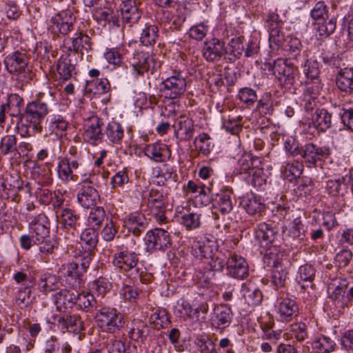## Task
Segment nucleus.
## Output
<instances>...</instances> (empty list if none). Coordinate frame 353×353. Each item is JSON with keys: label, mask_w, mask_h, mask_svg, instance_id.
Returning <instances> with one entry per match:
<instances>
[{"label": "nucleus", "mask_w": 353, "mask_h": 353, "mask_svg": "<svg viewBox=\"0 0 353 353\" xmlns=\"http://www.w3.org/2000/svg\"><path fill=\"white\" fill-rule=\"evenodd\" d=\"M55 101V94L50 89L39 92L34 100L26 104L24 112L21 114V119L32 128L34 132L41 133L43 130L41 123L50 112V105Z\"/></svg>", "instance_id": "1"}, {"label": "nucleus", "mask_w": 353, "mask_h": 353, "mask_svg": "<svg viewBox=\"0 0 353 353\" xmlns=\"http://www.w3.org/2000/svg\"><path fill=\"white\" fill-rule=\"evenodd\" d=\"M115 248L112 259L113 265L125 273H129V276L134 279H139L141 283H147L150 280L151 275L141 271L139 267V254L130 250L124 243L117 244Z\"/></svg>", "instance_id": "2"}, {"label": "nucleus", "mask_w": 353, "mask_h": 353, "mask_svg": "<svg viewBox=\"0 0 353 353\" xmlns=\"http://www.w3.org/2000/svg\"><path fill=\"white\" fill-rule=\"evenodd\" d=\"M68 154L61 159L57 165L58 176L64 183L77 181L83 167L81 154L76 146L70 147Z\"/></svg>", "instance_id": "3"}, {"label": "nucleus", "mask_w": 353, "mask_h": 353, "mask_svg": "<svg viewBox=\"0 0 353 353\" xmlns=\"http://www.w3.org/2000/svg\"><path fill=\"white\" fill-rule=\"evenodd\" d=\"M97 325L103 331L110 334L119 332L125 325L124 317L116 308L102 306L95 314Z\"/></svg>", "instance_id": "4"}, {"label": "nucleus", "mask_w": 353, "mask_h": 353, "mask_svg": "<svg viewBox=\"0 0 353 353\" xmlns=\"http://www.w3.org/2000/svg\"><path fill=\"white\" fill-rule=\"evenodd\" d=\"M58 221L65 232V238L74 241L79 236L81 228V216L78 211L74 208H65L56 210Z\"/></svg>", "instance_id": "5"}, {"label": "nucleus", "mask_w": 353, "mask_h": 353, "mask_svg": "<svg viewBox=\"0 0 353 353\" xmlns=\"http://www.w3.org/2000/svg\"><path fill=\"white\" fill-rule=\"evenodd\" d=\"M161 92L163 97L169 99L180 98L186 90L187 81L185 74L174 70L172 74L161 83Z\"/></svg>", "instance_id": "6"}, {"label": "nucleus", "mask_w": 353, "mask_h": 353, "mask_svg": "<svg viewBox=\"0 0 353 353\" xmlns=\"http://www.w3.org/2000/svg\"><path fill=\"white\" fill-rule=\"evenodd\" d=\"M173 233L172 225H168L166 229L154 228L148 231L144 238L148 250H165L172 245L170 234ZM176 234L180 232H174Z\"/></svg>", "instance_id": "7"}, {"label": "nucleus", "mask_w": 353, "mask_h": 353, "mask_svg": "<svg viewBox=\"0 0 353 353\" xmlns=\"http://www.w3.org/2000/svg\"><path fill=\"white\" fill-rule=\"evenodd\" d=\"M132 65L138 75H143L145 72L154 75L159 72L161 62L154 55L141 51L134 54Z\"/></svg>", "instance_id": "8"}, {"label": "nucleus", "mask_w": 353, "mask_h": 353, "mask_svg": "<svg viewBox=\"0 0 353 353\" xmlns=\"http://www.w3.org/2000/svg\"><path fill=\"white\" fill-rule=\"evenodd\" d=\"M146 203L151 216L159 224L168 222L165 214L167 205L163 192L152 188L148 193Z\"/></svg>", "instance_id": "9"}, {"label": "nucleus", "mask_w": 353, "mask_h": 353, "mask_svg": "<svg viewBox=\"0 0 353 353\" xmlns=\"http://www.w3.org/2000/svg\"><path fill=\"white\" fill-rule=\"evenodd\" d=\"M265 70L272 71L281 83L292 85L294 81V68L292 64L286 59H278L273 64H265Z\"/></svg>", "instance_id": "10"}, {"label": "nucleus", "mask_w": 353, "mask_h": 353, "mask_svg": "<svg viewBox=\"0 0 353 353\" xmlns=\"http://www.w3.org/2000/svg\"><path fill=\"white\" fill-rule=\"evenodd\" d=\"M272 270L271 274V285L276 290L285 292L286 281L288 279L289 261L286 259L276 256L272 262Z\"/></svg>", "instance_id": "11"}, {"label": "nucleus", "mask_w": 353, "mask_h": 353, "mask_svg": "<svg viewBox=\"0 0 353 353\" xmlns=\"http://www.w3.org/2000/svg\"><path fill=\"white\" fill-rule=\"evenodd\" d=\"M236 203L233 190L230 187L221 188L212 198V208L223 215L230 213Z\"/></svg>", "instance_id": "12"}, {"label": "nucleus", "mask_w": 353, "mask_h": 353, "mask_svg": "<svg viewBox=\"0 0 353 353\" xmlns=\"http://www.w3.org/2000/svg\"><path fill=\"white\" fill-rule=\"evenodd\" d=\"M233 318L234 313L231 307L227 304H219L214 307L210 323L213 328L223 332L230 326Z\"/></svg>", "instance_id": "13"}, {"label": "nucleus", "mask_w": 353, "mask_h": 353, "mask_svg": "<svg viewBox=\"0 0 353 353\" xmlns=\"http://www.w3.org/2000/svg\"><path fill=\"white\" fill-rule=\"evenodd\" d=\"M276 308L281 321H290L298 313V306L296 302L289 298L284 291H280L279 293Z\"/></svg>", "instance_id": "14"}, {"label": "nucleus", "mask_w": 353, "mask_h": 353, "mask_svg": "<svg viewBox=\"0 0 353 353\" xmlns=\"http://www.w3.org/2000/svg\"><path fill=\"white\" fill-rule=\"evenodd\" d=\"M227 274L236 279H243L248 276V265L241 256L230 254L226 262Z\"/></svg>", "instance_id": "15"}, {"label": "nucleus", "mask_w": 353, "mask_h": 353, "mask_svg": "<svg viewBox=\"0 0 353 353\" xmlns=\"http://www.w3.org/2000/svg\"><path fill=\"white\" fill-rule=\"evenodd\" d=\"M103 125V120L97 116H92L85 124V130L83 137L85 141L97 145L101 142L103 137L101 126Z\"/></svg>", "instance_id": "16"}, {"label": "nucleus", "mask_w": 353, "mask_h": 353, "mask_svg": "<svg viewBox=\"0 0 353 353\" xmlns=\"http://www.w3.org/2000/svg\"><path fill=\"white\" fill-rule=\"evenodd\" d=\"M227 53L225 43L219 39L213 38L206 41L202 48V55L208 62H217Z\"/></svg>", "instance_id": "17"}, {"label": "nucleus", "mask_w": 353, "mask_h": 353, "mask_svg": "<svg viewBox=\"0 0 353 353\" xmlns=\"http://www.w3.org/2000/svg\"><path fill=\"white\" fill-rule=\"evenodd\" d=\"M144 154L156 163H165L171 157V150L168 145L157 141L146 145L143 148Z\"/></svg>", "instance_id": "18"}, {"label": "nucleus", "mask_w": 353, "mask_h": 353, "mask_svg": "<svg viewBox=\"0 0 353 353\" xmlns=\"http://www.w3.org/2000/svg\"><path fill=\"white\" fill-rule=\"evenodd\" d=\"M33 243L50 236V223L45 214L36 216L29 224Z\"/></svg>", "instance_id": "19"}, {"label": "nucleus", "mask_w": 353, "mask_h": 353, "mask_svg": "<svg viewBox=\"0 0 353 353\" xmlns=\"http://www.w3.org/2000/svg\"><path fill=\"white\" fill-rule=\"evenodd\" d=\"M139 0H122L120 10L123 23L132 26L139 21L141 17V12L139 8Z\"/></svg>", "instance_id": "20"}, {"label": "nucleus", "mask_w": 353, "mask_h": 353, "mask_svg": "<svg viewBox=\"0 0 353 353\" xmlns=\"http://www.w3.org/2000/svg\"><path fill=\"white\" fill-rule=\"evenodd\" d=\"M152 332V329L145 322L141 319H134L128 334L131 340L143 344L151 336Z\"/></svg>", "instance_id": "21"}, {"label": "nucleus", "mask_w": 353, "mask_h": 353, "mask_svg": "<svg viewBox=\"0 0 353 353\" xmlns=\"http://www.w3.org/2000/svg\"><path fill=\"white\" fill-rule=\"evenodd\" d=\"M173 128L176 137L181 141H190L194 134V121L185 114H181L175 120Z\"/></svg>", "instance_id": "22"}, {"label": "nucleus", "mask_w": 353, "mask_h": 353, "mask_svg": "<svg viewBox=\"0 0 353 353\" xmlns=\"http://www.w3.org/2000/svg\"><path fill=\"white\" fill-rule=\"evenodd\" d=\"M28 62L27 54L18 50L8 54L4 60L6 68L10 74L22 72L28 68Z\"/></svg>", "instance_id": "23"}, {"label": "nucleus", "mask_w": 353, "mask_h": 353, "mask_svg": "<svg viewBox=\"0 0 353 353\" xmlns=\"http://www.w3.org/2000/svg\"><path fill=\"white\" fill-rule=\"evenodd\" d=\"M348 282L345 279H336L327 287L329 298L339 307L346 306V289Z\"/></svg>", "instance_id": "24"}, {"label": "nucleus", "mask_w": 353, "mask_h": 353, "mask_svg": "<svg viewBox=\"0 0 353 353\" xmlns=\"http://www.w3.org/2000/svg\"><path fill=\"white\" fill-rule=\"evenodd\" d=\"M99 201L100 195L92 185L88 183L81 185L77 194V202L82 208H90L95 206Z\"/></svg>", "instance_id": "25"}, {"label": "nucleus", "mask_w": 353, "mask_h": 353, "mask_svg": "<svg viewBox=\"0 0 353 353\" xmlns=\"http://www.w3.org/2000/svg\"><path fill=\"white\" fill-rule=\"evenodd\" d=\"M278 230L274 222H262L256 225L254 229L255 238L264 245H268L276 239Z\"/></svg>", "instance_id": "26"}, {"label": "nucleus", "mask_w": 353, "mask_h": 353, "mask_svg": "<svg viewBox=\"0 0 353 353\" xmlns=\"http://www.w3.org/2000/svg\"><path fill=\"white\" fill-rule=\"evenodd\" d=\"M54 29L66 35L74 29L75 17L70 10L61 11L51 19Z\"/></svg>", "instance_id": "27"}, {"label": "nucleus", "mask_w": 353, "mask_h": 353, "mask_svg": "<svg viewBox=\"0 0 353 353\" xmlns=\"http://www.w3.org/2000/svg\"><path fill=\"white\" fill-rule=\"evenodd\" d=\"M63 46L69 52L82 53L83 48L88 50L91 48L90 38L83 32H77L74 37H68L63 40Z\"/></svg>", "instance_id": "28"}, {"label": "nucleus", "mask_w": 353, "mask_h": 353, "mask_svg": "<svg viewBox=\"0 0 353 353\" xmlns=\"http://www.w3.org/2000/svg\"><path fill=\"white\" fill-rule=\"evenodd\" d=\"M128 230L134 236H139L143 233L148 225L145 215L140 212H134L128 214L124 221Z\"/></svg>", "instance_id": "29"}, {"label": "nucleus", "mask_w": 353, "mask_h": 353, "mask_svg": "<svg viewBox=\"0 0 353 353\" xmlns=\"http://www.w3.org/2000/svg\"><path fill=\"white\" fill-rule=\"evenodd\" d=\"M174 313L176 316L181 320L192 322L190 327H191L192 330L196 329V327H194L196 322L194 321L195 314H196V310H194L188 301L183 299H179L174 307Z\"/></svg>", "instance_id": "30"}, {"label": "nucleus", "mask_w": 353, "mask_h": 353, "mask_svg": "<svg viewBox=\"0 0 353 353\" xmlns=\"http://www.w3.org/2000/svg\"><path fill=\"white\" fill-rule=\"evenodd\" d=\"M218 248L219 245L216 241H210L209 244H206L197 241L195 238L192 244L191 253L196 258L207 259L213 256L215 252H217L219 251Z\"/></svg>", "instance_id": "31"}, {"label": "nucleus", "mask_w": 353, "mask_h": 353, "mask_svg": "<svg viewBox=\"0 0 353 353\" xmlns=\"http://www.w3.org/2000/svg\"><path fill=\"white\" fill-rule=\"evenodd\" d=\"M53 303L57 311L65 312L74 305L75 293L67 289H61L53 295Z\"/></svg>", "instance_id": "32"}, {"label": "nucleus", "mask_w": 353, "mask_h": 353, "mask_svg": "<svg viewBox=\"0 0 353 353\" xmlns=\"http://www.w3.org/2000/svg\"><path fill=\"white\" fill-rule=\"evenodd\" d=\"M74 305L77 308L89 312L94 309L97 312L101 305V302L98 301L93 294L88 292L75 294Z\"/></svg>", "instance_id": "33"}, {"label": "nucleus", "mask_w": 353, "mask_h": 353, "mask_svg": "<svg viewBox=\"0 0 353 353\" xmlns=\"http://www.w3.org/2000/svg\"><path fill=\"white\" fill-rule=\"evenodd\" d=\"M241 293L245 301L249 305H257L261 303L263 299L261 291L252 282L243 283Z\"/></svg>", "instance_id": "34"}, {"label": "nucleus", "mask_w": 353, "mask_h": 353, "mask_svg": "<svg viewBox=\"0 0 353 353\" xmlns=\"http://www.w3.org/2000/svg\"><path fill=\"white\" fill-rule=\"evenodd\" d=\"M63 275L65 277L68 285L73 288L81 286V276L83 274L77 264L73 262L63 265Z\"/></svg>", "instance_id": "35"}, {"label": "nucleus", "mask_w": 353, "mask_h": 353, "mask_svg": "<svg viewBox=\"0 0 353 353\" xmlns=\"http://www.w3.org/2000/svg\"><path fill=\"white\" fill-rule=\"evenodd\" d=\"M336 84L341 91L351 93L353 91V68L341 69L336 78Z\"/></svg>", "instance_id": "36"}, {"label": "nucleus", "mask_w": 353, "mask_h": 353, "mask_svg": "<svg viewBox=\"0 0 353 353\" xmlns=\"http://www.w3.org/2000/svg\"><path fill=\"white\" fill-rule=\"evenodd\" d=\"M104 135L112 144L119 145L121 143L124 137V129L120 123L111 121L105 128Z\"/></svg>", "instance_id": "37"}, {"label": "nucleus", "mask_w": 353, "mask_h": 353, "mask_svg": "<svg viewBox=\"0 0 353 353\" xmlns=\"http://www.w3.org/2000/svg\"><path fill=\"white\" fill-rule=\"evenodd\" d=\"M56 319L62 329H66L70 332H79L83 328V321L77 315H63Z\"/></svg>", "instance_id": "38"}, {"label": "nucleus", "mask_w": 353, "mask_h": 353, "mask_svg": "<svg viewBox=\"0 0 353 353\" xmlns=\"http://www.w3.org/2000/svg\"><path fill=\"white\" fill-rule=\"evenodd\" d=\"M68 123L61 115H53L47 121V128L50 134L61 138L65 134Z\"/></svg>", "instance_id": "39"}, {"label": "nucleus", "mask_w": 353, "mask_h": 353, "mask_svg": "<svg viewBox=\"0 0 353 353\" xmlns=\"http://www.w3.org/2000/svg\"><path fill=\"white\" fill-rule=\"evenodd\" d=\"M312 121L318 132H325L331 126V114L325 109H317L312 114Z\"/></svg>", "instance_id": "40"}, {"label": "nucleus", "mask_w": 353, "mask_h": 353, "mask_svg": "<svg viewBox=\"0 0 353 353\" xmlns=\"http://www.w3.org/2000/svg\"><path fill=\"white\" fill-rule=\"evenodd\" d=\"M150 324L153 325L154 329L160 330L168 326L170 323L168 312L163 308L157 307L152 310L149 316Z\"/></svg>", "instance_id": "41"}, {"label": "nucleus", "mask_w": 353, "mask_h": 353, "mask_svg": "<svg viewBox=\"0 0 353 353\" xmlns=\"http://www.w3.org/2000/svg\"><path fill=\"white\" fill-rule=\"evenodd\" d=\"M31 173L39 185H49L52 182V171L47 165L34 163Z\"/></svg>", "instance_id": "42"}, {"label": "nucleus", "mask_w": 353, "mask_h": 353, "mask_svg": "<svg viewBox=\"0 0 353 353\" xmlns=\"http://www.w3.org/2000/svg\"><path fill=\"white\" fill-rule=\"evenodd\" d=\"M241 205L245 211L251 215L261 212L265 207L261 198L253 194L245 196L241 201Z\"/></svg>", "instance_id": "43"}, {"label": "nucleus", "mask_w": 353, "mask_h": 353, "mask_svg": "<svg viewBox=\"0 0 353 353\" xmlns=\"http://www.w3.org/2000/svg\"><path fill=\"white\" fill-rule=\"evenodd\" d=\"M37 285L40 292L46 294L59 288V279L54 274L46 273L41 275Z\"/></svg>", "instance_id": "44"}, {"label": "nucleus", "mask_w": 353, "mask_h": 353, "mask_svg": "<svg viewBox=\"0 0 353 353\" xmlns=\"http://www.w3.org/2000/svg\"><path fill=\"white\" fill-rule=\"evenodd\" d=\"M109 353H133L136 346L131 347L130 342L124 338L123 339H111L107 345Z\"/></svg>", "instance_id": "45"}, {"label": "nucleus", "mask_w": 353, "mask_h": 353, "mask_svg": "<svg viewBox=\"0 0 353 353\" xmlns=\"http://www.w3.org/2000/svg\"><path fill=\"white\" fill-rule=\"evenodd\" d=\"M296 290L304 298L309 288V267L307 265H301L296 276Z\"/></svg>", "instance_id": "46"}, {"label": "nucleus", "mask_w": 353, "mask_h": 353, "mask_svg": "<svg viewBox=\"0 0 353 353\" xmlns=\"http://www.w3.org/2000/svg\"><path fill=\"white\" fill-rule=\"evenodd\" d=\"M32 285L19 287L14 293V299L16 304L21 308L27 307L32 303Z\"/></svg>", "instance_id": "47"}, {"label": "nucleus", "mask_w": 353, "mask_h": 353, "mask_svg": "<svg viewBox=\"0 0 353 353\" xmlns=\"http://www.w3.org/2000/svg\"><path fill=\"white\" fill-rule=\"evenodd\" d=\"M4 103L8 108L9 116L15 117L21 114V109L23 106L24 101L23 97L18 94L10 93L8 94Z\"/></svg>", "instance_id": "48"}, {"label": "nucleus", "mask_w": 353, "mask_h": 353, "mask_svg": "<svg viewBox=\"0 0 353 353\" xmlns=\"http://www.w3.org/2000/svg\"><path fill=\"white\" fill-rule=\"evenodd\" d=\"M97 230L94 228H86L81 234V243L88 251H92L97 245L98 233Z\"/></svg>", "instance_id": "49"}, {"label": "nucleus", "mask_w": 353, "mask_h": 353, "mask_svg": "<svg viewBox=\"0 0 353 353\" xmlns=\"http://www.w3.org/2000/svg\"><path fill=\"white\" fill-rule=\"evenodd\" d=\"M56 68L60 79L66 81L71 78L75 66L68 57L62 56L58 59Z\"/></svg>", "instance_id": "50"}, {"label": "nucleus", "mask_w": 353, "mask_h": 353, "mask_svg": "<svg viewBox=\"0 0 353 353\" xmlns=\"http://www.w3.org/2000/svg\"><path fill=\"white\" fill-rule=\"evenodd\" d=\"M88 222L92 228L99 229L102 225L105 219L106 218V213L103 207L93 206L90 208Z\"/></svg>", "instance_id": "51"}, {"label": "nucleus", "mask_w": 353, "mask_h": 353, "mask_svg": "<svg viewBox=\"0 0 353 353\" xmlns=\"http://www.w3.org/2000/svg\"><path fill=\"white\" fill-rule=\"evenodd\" d=\"M159 28L155 25L146 24L142 30L140 37L141 43L145 46L154 45L158 37Z\"/></svg>", "instance_id": "52"}, {"label": "nucleus", "mask_w": 353, "mask_h": 353, "mask_svg": "<svg viewBox=\"0 0 353 353\" xmlns=\"http://www.w3.org/2000/svg\"><path fill=\"white\" fill-rule=\"evenodd\" d=\"M260 162L257 157H252L250 154H244L238 160L236 170L239 174L252 172L254 169V163Z\"/></svg>", "instance_id": "53"}, {"label": "nucleus", "mask_w": 353, "mask_h": 353, "mask_svg": "<svg viewBox=\"0 0 353 353\" xmlns=\"http://www.w3.org/2000/svg\"><path fill=\"white\" fill-rule=\"evenodd\" d=\"M312 345L316 353H328L334 350L335 343L329 337L321 336L313 341Z\"/></svg>", "instance_id": "54"}, {"label": "nucleus", "mask_w": 353, "mask_h": 353, "mask_svg": "<svg viewBox=\"0 0 353 353\" xmlns=\"http://www.w3.org/2000/svg\"><path fill=\"white\" fill-rule=\"evenodd\" d=\"M207 260H208V265L205 268V270L206 271H209L210 272H221L226 265L225 257L224 254L220 251L215 252L213 256L209 257V259H207Z\"/></svg>", "instance_id": "55"}, {"label": "nucleus", "mask_w": 353, "mask_h": 353, "mask_svg": "<svg viewBox=\"0 0 353 353\" xmlns=\"http://www.w3.org/2000/svg\"><path fill=\"white\" fill-rule=\"evenodd\" d=\"M282 232L283 238H299L304 232L301 219H295L292 223L289 224L288 227L283 226Z\"/></svg>", "instance_id": "56"}, {"label": "nucleus", "mask_w": 353, "mask_h": 353, "mask_svg": "<svg viewBox=\"0 0 353 353\" xmlns=\"http://www.w3.org/2000/svg\"><path fill=\"white\" fill-rule=\"evenodd\" d=\"M181 223L187 230H193L201 225V214L194 212H188L181 217Z\"/></svg>", "instance_id": "57"}, {"label": "nucleus", "mask_w": 353, "mask_h": 353, "mask_svg": "<svg viewBox=\"0 0 353 353\" xmlns=\"http://www.w3.org/2000/svg\"><path fill=\"white\" fill-rule=\"evenodd\" d=\"M313 30L315 31L316 37H328L335 30V23L330 20L325 22V20L320 21H314L312 23Z\"/></svg>", "instance_id": "58"}, {"label": "nucleus", "mask_w": 353, "mask_h": 353, "mask_svg": "<svg viewBox=\"0 0 353 353\" xmlns=\"http://www.w3.org/2000/svg\"><path fill=\"white\" fill-rule=\"evenodd\" d=\"M17 137L14 135H6L0 142V152L3 155L14 153L17 151Z\"/></svg>", "instance_id": "59"}, {"label": "nucleus", "mask_w": 353, "mask_h": 353, "mask_svg": "<svg viewBox=\"0 0 353 353\" xmlns=\"http://www.w3.org/2000/svg\"><path fill=\"white\" fill-rule=\"evenodd\" d=\"M303 165L299 162L295 163H288L285 165H282L281 172L289 181H292L293 179L301 176L303 172Z\"/></svg>", "instance_id": "60"}, {"label": "nucleus", "mask_w": 353, "mask_h": 353, "mask_svg": "<svg viewBox=\"0 0 353 353\" xmlns=\"http://www.w3.org/2000/svg\"><path fill=\"white\" fill-rule=\"evenodd\" d=\"M110 288L111 283L107 279L103 277H99L90 284V290L101 298L103 297Z\"/></svg>", "instance_id": "61"}, {"label": "nucleus", "mask_w": 353, "mask_h": 353, "mask_svg": "<svg viewBox=\"0 0 353 353\" xmlns=\"http://www.w3.org/2000/svg\"><path fill=\"white\" fill-rule=\"evenodd\" d=\"M210 137L206 133L200 134L194 139V143L199 152L208 155L211 152Z\"/></svg>", "instance_id": "62"}, {"label": "nucleus", "mask_w": 353, "mask_h": 353, "mask_svg": "<svg viewBox=\"0 0 353 353\" xmlns=\"http://www.w3.org/2000/svg\"><path fill=\"white\" fill-rule=\"evenodd\" d=\"M329 154V150L326 148H317L314 144H310V163L316 167L321 166V159Z\"/></svg>", "instance_id": "63"}, {"label": "nucleus", "mask_w": 353, "mask_h": 353, "mask_svg": "<svg viewBox=\"0 0 353 353\" xmlns=\"http://www.w3.org/2000/svg\"><path fill=\"white\" fill-rule=\"evenodd\" d=\"M257 108L264 114H272L274 110L273 101L270 93H265L258 101Z\"/></svg>", "instance_id": "64"}]
</instances>
